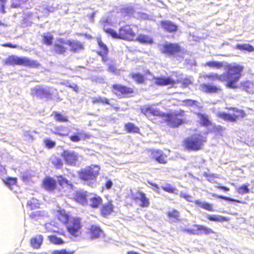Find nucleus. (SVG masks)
Instances as JSON below:
<instances>
[{"label": "nucleus", "mask_w": 254, "mask_h": 254, "mask_svg": "<svg viewBox=\"0 0 254 254\" xmlns=\"http://www.w3.org/2000/svg\"><path fill=\"white\" fill-rule=\"evenodd\" d=\"M2 47H9L11 48H16L17 47V46L16 45L12 44L9 43H4L1 45Z\"/></svg>", "instance_id": "obj_60"}, {"label": "nucleus", "mask_w": 254, "mask_h": 254, "mask_svg": "<svg viewBox=\"0 0 254 254\" xmlns=\"http://www.w3.org/2000/svg\"><path fill=\"white\" fill-rule=\"evenodd\" d=\"M91 135L90 134H87L85 132H78L70 135L69 139L73 142H77L79 141L82 138H89L91 137Z\"/></svg>", "instance_id": "obj_30"}, {"label": "nucleus", "mask_w": 254, "mask_h": 254, "mask_svg": "<svg viewBox=\"0 0 254 254\" xmlns=\"http://www.w3.org/2000/svg\"><path fill=\"white\" fill-rule=\"evenodd\" d=\"M130 198L136 202H139V206L141 207H148L150 204L149 198L141 190H137L134 192L131 193Z\"/></svg>", "instance_id": "obj_11"}, {"label": "nucleus", "mask_w": 254, "mask_h": 254, "mask_svg": "<svg viewBox=\"0 0 254 254\" xmlns=\"http://www.w3.org/2000/svg\"><path fill=\"white\" fill-rule=\"evenodd\" d=\"M92 102L94 104H102L103 105H109L110 104V100L106 98H102L100 96H98L97 97L93 98L92 99Z\"/></svg>", "instance_id": "obj_45"}, {"label": "nucleus", "mask_w": 254, "mask_h": 254, "mask_svg": "<svg viewBox=\"0 0 254 254\" xmlns=\"http://www.w3.org/2000/svg\"><path fill=\"white\" fill-rule=\"evenodd\" d=\"M53 114L56 121L58 122H66L68 121L67 118L66 117L64 116L61 113L54 112Z\"/></svg>", "instance_id": "obj_51"}, {"label": "nucleus", "mask_w": 254, "mask_h": 254, "mask_svg": "<svg viewBox=\"0 0 254 254\" xmlns=\"http://www.w3.org/2000/svg\"><path fill=\"white\" fill-rule=\"evenodd\" d=\"M42 42L44 44L50 46L53 45L54 37L49 33H44L42 35Z\"/></svg>", "instance_id": "obj_37"}, {"label": "nucleus", "mask_w": 254, "mask_h": 254, "mask_svg": "<svg viewBox=\"0 0 254 254\" xmlns=\"http://www.w3.org/2000/svg\"><path fill=\"white\" fill-rule=\"evenodd\" d=\"M45 213L43 211H37L30 214L29 217L34 220H37L39 218L44 216Z\"/></svg>", "instance_id": "obj_50"}, {"label": "nucleus", "mask_w": 254, "mask_h": 254, "mask_svg": "<svg viewBox=\"0 0 254 254\" xmlns=\"http://www.w3.org/2000/svg\"><path fill=\"white\" fill-rule=\"evenodd\" d=\"M31 94L33 97L47 99L52 98V93L50 91L41 86H37L31 89Z\"/></svg>", "instance_id": "obj_14"}, {"label": "nucleus", "mask_w": 254, "mask_h": 254, "mask_svg": "<svg viewBox=\"0 0 254 254\" xmlns=\"http://www.w3.org/2000/svg\"><path fill=\"white\" fill-rule=\"evenodd\" d=\"M160 25L163 30L168 33H175L178 29L176 24L169 20H161Z\"/></svg>", "instance_id": "obj_23"}, {"label": "nucleus", "mask_w": 254, "mask_h": 254, "mask_svg": "<svg viewBox=\"0 0 254 254\" xmlns=\"http://www.w3.org/2000/svg\"><path fill=\"white\" fill-rule=\"evenodd\" d=\"M101 24L103 28V30L104 31L105 29H108L106 27L110 25L111 24V22L109 19L105 18L101 21Z\"/></svg>", "instance_id": "obj_55"}, {"label": "nucleus", "mask_w": 254, "mask_h": 254, "mask_svg": "<svg viewBox=\"0 0 254 254\" xmlns=\"http://www.w3.org/2000/svg\"><path fill=\"white\" fill-rule=\"evenodd\" d=\"M151 159L161 164L168 162V156L161 149H150L147 150Z\"/></svg>", "instance_id": "obj_12"}, {"label": "nucleus", "mask_w": 254, "mask_h": 254, "mask_svg": "<svg viewBox=\"0 0 254 254\" xmlns=\"http://www.w3.org/2000/svg\"><path fill=\"white\" fill-rule=\"evenodd\" d=\"M162 117L165 118V122L173 128L178 127L188 123L185 118V111L183 110L169 113H163Z\"/></svg>", "instance_id": "obj_4"}, {"label": "nucleus", "mask_w": 254, "mask_h": 254, "mask_svg": "<svg viewBox=\"0 0 254 254\" xmlns=\"http://www.w3.org/2000/svg\"><path fill=\"white\" fill-rule=\"evenodd\" d=\"M235 48L243 51L254 52V47L249 44H238L236 45Z\"/></svg>", "instance_id": "obj_38"}, {"label": "nucleus", "mask_w": 254, "mask_h": 254, "mask_svg": "<svg viewBox=\"0 0 254 254\" xmlns=\"http://www.w3.org/2000/svg\"><path fill=\"white\" fill-rule=\"evenodd\" d=\"M66 44L69 47V50L73 53H78L82 51L84 45L82 43L76 40H67Z\"/></svg>", "instance_id": "obj_24"}, {"label": "nucleus", "mask_w": 254, "mask_h": 254, "mask_svg": "<svg viewBox=\"0 0 254 254\" xmlns=\"http://www.w3.org/2000/svg\"><path fill=\"white\" fill-rule=\"evenodd\" d=\"M86 233L90 239H98L104 234L102 229L96 224H91L87 228Z\"/></svg>", "instance_id": "obj_15"}, {"label": "nucleus", "mask_w": 254, "mask_h": 254, "mask_svg": "<svg viewBox=\"0 0 254 254\" xmlns=\"http://www.w3.org/2000/svg\"><path fill=\"white\" fill-rule=\"evenodd\" d=\"M3 182L7 187L12 189V187L16 185L17 179L16 177H8L3 179Z\"/></svg>", "instance_id": "obj_39"}, {"label": "nucleus", "mask_w": 254, "mask_h": 254, "mask_svg": "<svg viewBox=\"0 0 254 254\" xmlns=\"http://www.w3.org/2000/svg\"><path fill=\"white\" fill-rule=\"evenodd\" d=\"M43 236L40 234L30 238L29 242L31 246L35 249H39L43 244Z\"/></svg>", "instance_id": "obj_27"}, {"label": "nucleus", "mask_w": 254, "mask_h": 254, "mask_svg": "<svg viewBox=\"0 0 254 254\" xmlns=\"http://www.w3.org/2000/svg\"><path fill=\"white\" fill-rule=\"evenodd\" d=\"M108 70L111 72H115L116 71V65L114 64H110L108 65Z\"/></svg>", "instance_id": "obj_57"}, {"label": "nucleus", "mask_w": 254, "mask_h": 254, "mask_svg": "<svg viewBox=\"0 0 254 254\" xmlns=\"http://www.w3.org/2000/svg\"><path fill=\"white\" fill-rule=\"evenodd\" d=\"M149 184L152 187L153 189L157 192H159V186L157 184L155 183H153L152 182H148Z\"/></svg>", "instance_id": "obj_62"}, {"label": "nucleus", "mask_w": 254, "mask_h": 254, "mask_svg": "<svg viewBox=\"0 0 254 254\" xmlns=\"http://www.w3.org/2000/svg\"><path fill=\"white\" fill-rule=\"evenodd\" d=\"M104 32L114 39H121L127 41H134L136 37V33L129 24L121 26L118 32L112 28L105 29Z\"/></svg>", "instance_id": "obj_2"}, {"label": "nucleus", "mask_w": 254, "mask_h": 254, "mask_svg": "<svg viewBox=\"0 0 254 254\" xmlns=\"http://www.w3.org/2000/svg\"><path fill=\"white\" fill-rule=\"evenodd\" d=\"M73 251H66V249H61L54 250L51 252V254H73Z\"/></svg>", "instance_id": "obj_53"}, {"label": "nucleus", "mask_w": 254, "mask_h": 254, "mask_svg": "<svg viewBox=\"0 0 254 254\" xmlns=\"http://www.w3.org/2000/svg\"><path fill=\"white\" fill-rule=\"evenodd\" d=\"M200 86L201 90L206 93H217L222 91L221 87L212 84L202 83Z\"/></svg>", "instance_id": "obj_21"}, {"label": "nucleus", "mask_w": 254, "mask_h": 254, "mask_svg": "<svg viewBox=\"0 0 254 254\" xmlns=\"http://www.w3.org/2000/svg\"><path fill=\"white\" fill-rule=\"evenodd\" d=\"M52 163L54 166L58 169H62L64 165L62 160L59 157H56L54 160H53Z\"/></svg>", "instance_id": "obj_49"}, {"label": "nucleus", "mask_w": 254, "mask_h": 254, "mask_svg": "<svg viewBox=\"0 0 254 254\" xmlns=\"http://www.w3.org/2000/svg\"><path fill=\"white\" fill-rule=\"evenodd\" d=\"M206 218L208 220L214 222H223L228 221V219L227 218L220 215H207Z\"/></svg>", "instance_id": "obj_43"}, {"label": "nucleus", "mask_w": 254, "mask_h": 254, "mask_svg": "<svg viewBox=\"0 0 254 254\" xmlns=\"http://www.w3.org/2000/svg\"><path fill=\"white\" fill-rule=\"evenodd\" d=\"M74 199L82 205H85L87 203V195L85 192L76 191L74 195Z\"/></svg>", "instance_id": "obj_28"}, {"label": "nucleus", "mask_w": 254, "mask_h": 254, "mask_svg": "<svg viewBox=\"0 0 254 254\" xmlns=\"http://www.w3.org/2000/svg\"><path fill=\"white\" fill-rule=\"evenodd\" d=\"M193 202L196 206L207 211H213L214 210L212 204L206 202H202L200 199H195Z\"/></svg>", "instance_id": "obj_31"}, {"label": "nucleus", "mask_w": 254, "mask_h": 254, "mask_svg": "<svg viewBox=\"0 0 254 254\" xmlns=\"http://www.w3.org/2000/svg\"><path fill=\"white\" fill-rule=\"evenodd\" d=\"M226 72L222 74L216 73H210L205 74L203 78L210 80H218L220 81H226L225 86L229 89H236L238 87V82L242 76V73L244 70V66L235 64H228L226 65Z\"/></svg>", "instance_id": "obj_1"}, {"label": "nucleus", "mask_w": 254, "mask_h": 254, "mask_svg": "<svg viewBox=\"0 0 254 254\" xmlns=\"http://www.w3.org/2000/svg\"><path fill=\"white\" fill-rule=\"evenodd\" d=\"M97 43L102 51H98L96 53L98 56L101 57L102 62L106 63L110 60L108 56L109 49L106 45L103 42L101 38L97 39Z\"/></svg>", "instance_id": "obj_16"}, {"label": "nucleus", "mask_w": 254, "mask_h": 254, "mask_svg": "<svg viewBox=\"0 0 254 254\" xmlns=\"http://www.w3.org/2000/svg\"><path fill=\"white\" fill-rule=\"evenodd\" d=\"M212 195L213 196H215V197H216L217 198H221V199H224L225 200H227V201H228L237 202H239V203L242 202L239 200H236V199H234L233 198L227 197V196H223V195H218V194H216L215 193H212Z\"/></svg>", "instance_id": "obj_52"}, {"label": "nucleus", "mask_w": 254, "mask_h": 254, "mask_svg": "<svg viewBox=\"0 0 254 254\" xmlns=\"http://www.w3.org/2000/svg\"><path fill=\"white\" fill-rule=\"evenodd\" d=\"M67 231L74 237H78L81 233L82 219L75 217L71 218L65 225Z\"/></svg>", "instance_id": "obj_9"}, {"label": "nucleus", "mask_w": 254, "mask_h": 254, "mask_svg": "<svg viewBox=\"0 0 254 254\" xmlns=\"http://www.w3.org/2000/svg\"><path fill=\"white\" fill-rule=\"evenodd\" d=\"M67 41L60 38L58 39V42L54 44L53 50L57 54L64 55L67 51V48L65 46Z\"/></svg>", "instance_id": "obj_19"}, {"label": "nucleus", "mask_w": 254, "mask_h": 254, "mask_svg": "<svg viewBox=\"0 0 254 254\" xmlns=\"http://www.w3.org/2000/svg\"><path fill=\"white\" fill-rule=\"evenodd\" d=\"M100 168L98 165H91L78 172L79 177L87 185L92 186L99 174Z\"/></svg>", "instance_id": "obj_5"}, {"label": "nucleus", "mask_w": 254, "mask_h": 254, "mask_svg": "<svg viewBox=\"0 0 254 254\" xmlns=\"http://www.w3.org/2000/svg\"><path fill=\"white\" fill-rule=\"evenodd\" d=\"M176 82V83H180L181 84V87L183 88H185L188 87L192 83L191 78L189 77H184L180 79H177Z\"/></svg>", "instance_id": "obj_41"}, {"label": "nucleus", "mask_w": 254, "mask_h": 254, "mask_svg": "<svg viewBox=\"0 0 254 254\" xmlns=\"http://www.w3.org/2000/svg\"><path fill=\"white\" fill-rule=\"evenodd\" d=\"M134 40L145 44H152L153 43V39L152 37L143 34H140L138 36H136Z\"/></svg>", "instance_id": "obj_29"}, {"label": "nucleus", "mask_w": 254, "mask_h": 254, "mask_svg": "<svg viewBox=\"0 0 254 254\" xmlns=\"http://www.w3.org/2000/svg\"><path fill=\"white\" fill-rule=\"evenodd\" d=\"M216 188L225 191H228L230 190V189L228 187L223 186L221 184H218L216 186Z\"/></svg>", "instance_id": "obj_59"}, {"label": "nucleus", "mask_w": 254, "mask_h": 254, "mask_svg": "<svg viewBox=\"0 0 254 254\" xmlns=\"http://www.w3.org/2000/svg\"><path fill=\"white\" fill-rule=\"evenodd\" d=\"M5 63L7 65H18L35 68H38L41 66V64L37 60H31L26 57H18L14 55L8 56Z\"/></svg>", "instance_id": "obj_6"}, {"label": "nucleus", "mask_w": 254, "mask_h": 254, "mask_svg": "<svg viewBox=\"0 0 254 254\" xmlns=\"http://www.w3.org/2000/svg\"><path fill=\"white\" fill-rule=\"evenodd\" d=\"M161 189L166 192L170 193H176L177 189L170 184H167L165 186H162Z\"/></svg>", "instance_id": "obj_46"}, {"label": "nucleus", "mask_w": 254, "mask_h": 254, "mask_svg": "<svg viewBox=\"0 0 254 254\" xmlns=\"http://www.w3.org/2000/svg\"><path fill=\"white\" fill-rule=\"evenodd\" d=\"M61 156L67 165L75 166L78 160L77 154L74 151L67 149L64 150L61 153Z\"/></svg>", "instance_id": "obj_13"}, {"label": "nucleus", "mask_w": 254, "mask_h": 254, "mask_svg": "<svg viewBox=\"0 0 254 254\" xmlns=\"http://www.w3.org/2000/svg\"><path fill=\"white\" fill-rule=\"evenodd\" d=\"M204 65L205 66H208L216 69H221L224 66L222 62L214 61L207 62Z\"/></svg>", "instance_id": "obj_40"}, {"label": "nucleus", "mask_w": 254, "mask_h": 254, "mask_svg": "<svg viewBox=\"0 0 254 254\" xmlns=\"http://www.w3.org/2000/svg\"><path fill=\"white\" fill-rule=\"evenodd\" d=\"M67 87L71 88L73 90H74L76 92H78V90H79L78 86L76 84H74L73 85H69L67 86Z\"/></svg>", "instance_id": "obj_61"}, {"label": "nucleus", "mask_w": 254, "mask_h": 254, "mask_svg": "<svg viewBox=\"0 0 254 254\" xmlns=\"http://www.w3.org/2000/svg\"><path fill=\"white\" fill-rule=\"evenodd\" d=\"M114 206L111 200L102 205L100 208V214L104 217H107L113 211Z\"/></svg>", "instance_id": "obj_25"}, {"label": "nucleus", "mask_w": 254, "mask_h": 254, "mask_svg": "<svg viewBox=\"0 0 254 254\" xmlns=\"http://www.w3.org/2000/svg\"><path fill=\"white\" fill-rule=\"evenodd\" d=\"M89 201V205L92 208H97L102 204L103 199L101 196L95 195L94 196L90 198Z\"/></svg>", "instance_id": "obj_32"}, {"label": "nucleus", "mask_w": 254, "mask_h": 254, "mask_svg": "<svg viewBox=\"0 0 254 254\" xmlns=\"http://www.w3.org/2000/svg\"><path fill=\"white\" fill-rule=\"evenodd\" d=\"M129 76L137 84H143L146 80L144 75L139 72H132L130 73Z\"/></svg>", "instance_id": "obj_33"}, {"label": "nucleus", "mask_w": 254, "mask_h": 254, "mask_svg": "<svg viewBox=\"0 0 254 254\" xmlns=\"http://www.w3.org/2000/svg\"><path fill=\"white\" fill-rule=\"evenodd\" d=\"M141 113L147 117L151 116L162 117L163 113L153 108L150 105H144L140 108Z\"/></svg>", "instance_id": "obj_18"}, {"label": "nucleus", "mask_w": 254, "mask_h": 254, "mask_svg": "<svg viewBox=\"0 0 254 254\" xmlns=\"http://www.w3.org/2000/svg\"><path fill=\"white\" fill-rule=\"evenodd\" d=\"M166 216L170 221L177 222L181 221L180 211L176 209H172L166 212Z\"/></svg>", "instance_id": "obj_26"}, {"label": "nucleus", "mask_w": 254, "mask_h": 254, "mask_svg": "<svg viewBox=\"0 0 254 254\" xmlns=\"http://www.w3.org/2000/svg\"><path fill=\"white\" fill-rule=\"evenodd\" d=\"M225 109L228 111H232L237 114L231 115L225 112H219L217 114V117L226 121L235 122L239 119L244 118L246 116V113L242 109L232 107H227Z\"/></svg>", "instance_id": "obj_7"}, {"label": "nucleus", "mask_w": 254, "mask_h": 254, "mask_svg": "<svg viewBox=\"0 0 254 254\" xmlns=\"http://www.w3.org/2000/svg\"><path fill=\"white\" fill-rule=\"evenodd\" d=\"M206 141V137L201 134L196 133L186 137L183 141L182 145L186 150L196 151L203 148Z\"/></svg>", "instance_id": "obj_3"}, {"label": "nucleus", "mask_w": 254, "mask_h": 254, "mask_svg": "<svg viewBox=\"0 0 254 254\" xmlns=\"http://www.w3.org/2000/svg\"><path fill=\"white\" fill-rule=\"evenodd\" d=\"M48 239L51 243L56 245H61L64 243L62 238L54 235L49 236Z\"/></svg>", "instance_id": "obj_44"}, {"label": "nucleus", "mask_w": 254, "mask_h": 254, "mask_svg": "<svg viewBox=\"0 0 254 254\" xmlns=\"http://www.w3.org/2000/svg\"><path fill=\"white\" fill-rule=\"evenodd\" d=\"M182 102L185 105L190 106L195 105L197 103L196 101L191 99H185Z\"/></svg>", "instance_id": "obj_56"}, {"label": "nucleus", "mask_w": 254, "mask_h": 254, "mask_svg": "<svg viewBox=\"0 0 254 254\" xmlns=\"http://www.w3.org/2000/svg\"><path fill=\"white\" fill-rule=\"evenodd\" d=\"M184 231L187 232L189 234H196L195 231L193 229H185Z\"/></svg>", "instance_id": "obj_64"}, {"label": "nucleus", "mask_w": 254, "mask_h": 254, "mask_svg": "<svg viewBox=\"0 0 254 254\" xmlns=\"http://www.w3.org/2000/svg\"><path fill=\"white\" fill-rule=\"evenodd\" d=\"M56 217L61 223L64 225H66L71 218L68 212L61 208L56 211Z\"/></svg>", "instance_id": "obj_20"}, {"label": "nucleus", "mask_w": 254, "mask_h": 254, "mask_svg": "<svg viewBox=\"0 0 254 254\" xmlns=\"http://www.w3.org/2000/svg\"><path fill=\"white\" fill-rule=\"evenodd\" d=\"M112 185H113V183H112V181L110 180H108V181H106L103 189H105L106 190H109V189H111Z\"/></svg>", "instance_id": "obj_58"}, {"label": "nucleus", "mask_w": 254, "mask_h": 254, "mask_svg": "<svg viewBox=\"0 0 254 254\" xmlns=\"http://www.w3.org/2000/svg\"><path fill=\"white\" fill-rule=\"evenodd\" d=\"M27 206L30 210L36 209L39 208V203L37 202V200L32 198L28 201Z\"/></svg>", "instance_id": "obj_47"}, {"label": "nucleus", "mask_w": 254, "mask_h": 254, "mask_svg": "<svg viewBox=\"0 0 254 254\" xmlns=\"http://www.w3.org/2000/svg\"><path fill=\"white\" fill-rule=\"evenodd\" d=\"M125 129L128 133H139V128L132 123H127L125 125Z\"/></svg>", "instance_id": "obj_35"}, {"label": "nucleus", "mask_w": 254, "mask_h": 254, "mask_svg": "<svg viewBox=\"0 0 254 254\" xmlns=\"http://www.w3.org/2000/svg\"><path fill=\"white\" fill-rule=\"evenodd\" d=\"M42 186L49 192H53L57 188V181L50 176H46L43 179Z\"/></svg>", "instance_id": "obj_17"}, {"label": "nucleus", "mask_w": 254, "mask_h": 254, "mask_svg": "<svg viewBox=\"0 0 254 254\" xmlns=\"http://www.w3.org/2000/svg\"><path fill=\"white\" fill-rule=\"evenodd\" d=\"M45 146L48 148H52L56 145L55 141H52L49 139H46L44 140Z\"/></svg>", "instance_id": "obj_54"}, {"label": "nucleus", "mask_w": 254, "mask_h": 254, "mask_svg": "<svg viewBox=\"0 0 254 254\" xmlns=\"http://www.w3.org/2000/svg\"><path fill=\"white\" fill-rule=\"evenodd\" d=\"M180 196H181V197L185 198V199H186L188 201H189L191 197L190 195H189L188 194H186V193H182L180 194Z\"/></svg>", "instance_id": "obj_63"}, {"label": "nucleus", "mask_w": 254, "mask_h": 254, "mask_svg": "<svg viewBox=\"0 0 254 254\" xmlns=\"http://www.w3.org/2000/svg\"><path fill=\"white\" fill-rule=\"evenodd\" d=\"M194 226L196 227V230L199 233L205 235L215 233L212 229L207 226L198 224L194 225Z\"/></svg>", "instance_id": "obj_34"}, {"label": "nucleus", "mask_w": 254, "mask_h": 254, "mask_svg": "<svg viewBox=\"0 0 254 254\" xmlns=\"http://www.w3.org/2000/svg\"><path fill=\"white\" fill-rule=\"evenodd\" d=\"M162 54L167 56H176L181 52V47L178 43L166 42L161 45L160 49Z\"/></svg>", "instance_id": "obj_10"}, {"label": "nucleus", "mask_w": 254, "mask_h": 254, "mask_svg": "<svg viewBox=\"0 0 254 254\" xmlns=\"http://www.w3.org/2000/svg\"><path fill=\"white\" fill-rule=\"evenodd\" d=\"M57 182L60 186L62 187L66 185L67 186H70V187H73V184L63 175H58L57 176Z\"/></svg>", "instance_id": "obj_42"}, {"label": "nucleus", "mask_w": 254, "mask_h": 254, "mask_svg": "<svg viewBox=\"0 0 254 254\" xmlns=\"http://www.w3.org/2000/svg\"><path fill=\"white\" fill-rule=\"evenodd\" d=\"M111 91L114 94L119 98L131 97L135 93L133 88L121 84H113L111 86Z\"/></svg>", "instance_id": "obj_8"}, {"label": "nucleus", "mask_w": 254, "mask_h": 254, "mask_svg": "<svg viewBox=\"0 0 254 254\" xmlns=\"http://www.w3.org/2000/svg\"><path fill=\"white\" fill-rule=\"evenodd\" d=\"M154 79H155V84L158 86L173 85L176 83V81L170 76L154 77Z\"/></svg>", "instance_id": "obj_22"}, {"label": "nucleus", "mask_w": 254, "mask_h": 254, "mask_svg": "<svg viewBox=\"0 0 254 254\" xmlns=\"http://www.w3.org/2000/svg\"><path fill=\"white\" fill-rule=\"evenodd\" d=\"M197 116L200 119V124L203 127H208L211 125V122L207 115L201 113H197Z\"/></svg>", "instance_id": "obj_36"}, {"label": "nucleus", "mask_w": 254, "mask_h": 254, "mask_svg": "<svg viewBox=\"0 0 254 254\" xmlns=\"http://www.w3.org/2000/svg\"><path fill=\"white\" fill-rule=\"evenodd\" d=\"M248 187V184H243L236 188V191L240 194L248 193L250 192V190Z\"/></svg>", "instance_id": "obj_48"}]
</instances>
